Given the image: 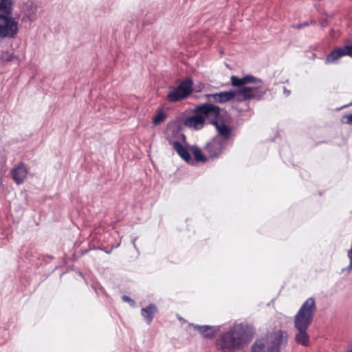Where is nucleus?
Masks as SVG:
<instances>
[{
	"label": "nucleus",
	"instance_id": "c85d7f7f",
	"mask_svg": "<svg viewBox=\"0 0 352 352\" xmlns=\"http://www.w3.org/2000/svg\"><path fill=\"white\" fill-rule=\"evenodd\" d=\"M206 98H207L208 100H212V94H206L205 95Z\"/></svg>",
	"mask_w": 352,
	"mask_h": 352
},
{
	"label": "nucleus",
	"instance_id": "4468645a",
	"mask_svg": "<svg viewBox=\"0 0 352 352\" xmlns=\"http://www.w3.org/2000/svg\"><path fill=\"white\" fill-rule=\"evenodd\" d=\"M192 325L199 331L200 334L206 338L212 339L213 338L217 332L220 331V326H210V325Z\"/></svg>",
	"mask_w": 352,
	"mask_h": 352
},
{
	"label": "nucleus",
	"instance_id": "0eeeda50",
	"mask_svg": "<svg viewBox=\"0 0 352 352\" xmlns=\"http://www.w3.org/2000/svg\"><path fill=\"white\" fill-rule=\"evenodd\" d=\"M193 113H198L204 118L205 122L208 120L212 124V122L216 121L220 116L221 110L218 106L206 102L196 105Z\"/></svg>",
	"mask_w": 352,
	"mask_h": 352
},
{
	"label": "nucleus",
	"instance_id": "c756f323",
	"mask_svg": "<svg viewBox=\"0 0 352 352\" xmlns=\"http://www.w3.org/2000/svg\"><path fill=\"white\" fill-rule=\"evenodd\" d=\"M347 352H352V345H351V349L349 350H348Z\"/></svg>",
	"mask_w": 352,
	"mask_h": 352
},
{
	"label": "nucleus",
	"instance_id": "4be33fe9",
	"mask_svg": "<svg viewBox=\"0 0 352 352\" xmlns=\"http://www.w3.org/2000/svg\"><path fill=\"white\" fill-rule=\"evenodd\" d=\"M316 22L315 21H312L311 20L310 21H305V22L302 23H298V24H296V25H293L292 27L294 28L300 30V29H302L303 28L307 27L309 25L316 24Z\"/></svg>",
	"mask_w": 352,
	"mask_h": 352
},
{
	"label": "nucleus",
	"instance_id": "9d476101",
	"mask_svg": "<svg viewBox=\"0 0 352 352\" xmlns=\"http://www.w3.org/2000/svg\"><path fill=\"white\" fill-rule=\"evenodd\" d=\"M344 56L352 57V45H346L341 47L333 50L327 56L325 64L334 63L338 58Z\"/></svg>",
	"mask_w": 352,
	"mask_h": 352
},
{
	"label": "nucleus",
	"instance_id": "ddd939ff",
	"mask_svg": "<svg viewBox=\"0 0 352 352\" xmlns=\"http://www.w3.org/2000/svg\"><path fill=\"white\" fill-rule=\"evenodd\" d=\"M212 124L217 131L218 134L216 136L222 138L223 141L228 143L232 132L231 128L227 126L223 120L219 121L218 119L213 121Z\"/></svg>",
	"mask_w": 352,
	"mask_h": 352
},
{
	"label": "nucleus",
	"instance_id": "f03ea898",
	"mask_svg": "<svg viewBox=\"0 0 352 352\" xmlns=\"http://www.w3.org/2000/svg\"><path fill=\"white\" fill-rule=\"evenodd\" d=\"M316 311L315 299L310 297L304 302L295 315L294 326L296 333L294 336V340L298 344L303 346H309L310 338L307 330L313 321Z\"/></svg>",
	"mask_w": 352,
	"mask_h": 352
},
{
	"label": "nucleus",
	"instance_id": "393cba45",
	"mask_svg": "<svg viewBox=\"0 0 352 352\" xmlns=\"http://www.w3.org/2000/svg\"><path fill=\"white\" fill-rule=\"evenodd\" d=\"M212 100L214 102H219V93L212 94Z\"/></svg>",
	"mask_w": 352,
	"mask_h": 352
},
{
	"label": "nucleus",
	"instance_id": "412c9836",
	"mask_svg": "<svg viewBox=\"0 0 352 352\" xmlns=\"http://www.w3.org/2000/svg\"><path fill=\"white\" fill-rule=\"evenodd\" d=\"M195 159L197 162H206L207 160L206 157L202 153L201 151L199 148H195L194 151Z\"/></svg>",
	"mask_w": 352,
	"mask_h": 352
},
{
	"label": "nucleus",
	"instance_id": "6e6552de",
	"mask_svg": "<svg viewBox=\"0 0 352 352\" xmlns=\"http://www.w3.org/2000/svg\"><path fill=\"white\" fill-rule=\"evenodd\" d=\"M227 142L219 136H214L205 146V152L211 159L218 158L227 145Z\"/></svg>",
	"mask_w": 352,
	"mask_h": 352
},
{
	"label": "nucleus",
	"instance_id": "6ab92c4d",
	"mask_svg": "<svg viewBox=\"0 0 352 352\" xmlns=\"http://www.w3.org/2000/svg\"><path fill=\"white\" fill-rule=\"evenodd\" d=\"M166 118V113L164 112L162 109H159L157 111L156 115L154 116L153 119V122L155 125H157L160 122L164 121Z\"/></svg>",
	"mask_w": 352,
	"mask_h": 352
},
{
	"label": "nucleus",
	"instance_id": "2eb2a0df",
	"mask_svg": "<svg viewBox=\"0 0 352 352\" xmlns=\"http://www.w3.org/2000/svg\"><path fill=\"white\" fill-rule=\"evenodd\" d=\"M157 311V306L154 303H150L141 309V316L147 324H151Z\"/></svg>",
	"mask_w": 352,
	"mask_h": 352
},
{
	"label": "nucleus",
	"instance_id": "aec40b11",
	"mask_svg": "<svg viewBox=\"0 0 352 352\" xmlns=\"http://www.w3.org/2000/svg\"><path fill=\"white\" fill-rule=\"evenodd\" d=\"M17 58V56H16L13 53L9 54L8 52H6L0 56V60L4 62H10Z\"/></svg>",
	"mask_w": 352,
	"mask_h": 352
},
{
	"label": "nucleus",
	"instance_id": "39448f33",
	"mask_svg": "<svg viewBox=\"0 0 352 352\" xmlns=\"http://www.w3.org/2000/svg\"><path fill=\"white\" fill-rule=\"evenodd\" d=\"M253 86H245L237 89V102H241L246 100H261L264 95L269 91L268 88L264 86L263 81L261 82H251Z\"/></svg>",
	"mask_w": 352,
	"mask_h": 352
},
{
	"label": "nucleus",
	"instance_id": "7ed1b4c3",
	"mask_svg": "<svg viewBox=\"0 0 352 352\" xmlns=\"http://www.w3.org/2000/svg\"><path fill=\"white\" fill-rule=\"evenodd\" d=\"M287 342V333L278 329L257 338L251 345L250 352H280Z\"/></svg>",
	"mask_w": 352,
	"mask_h": 352
},
{
	"label": "nucleus",
	"instance_id": "dca6fc26",
	"mask_svg": "<svg viewBox=\"0 0 352 352\" xmlns=\"http://www.w3.org/2000/svg\"><path fill=\"white\" fill-rule=\"evenodd\" d=\"M169 143L173 146L174 149L183 160L187 162L191 161V155L189 151L182 146L181 142L170 140Z\"/></svg>",
	"mask_w": 352,
	"mask_h": 352
},
{
	"label": "nucleus",
	"instance_id": "cd10ccee",
	"mask_svg": "<svg viewBox=\"0 0 352 352\" xmlns=\"http://www.w3.org/2000/svg\"><path fill=\"white\" fill-rule=\"evenodd\" d=\"M138 237H134L132 240V244L135 249H137L135 241L137 240Z\"/></svg>",
	"mask_w": 352,
	"mask_h": 352
},
{
	"label": "nucleus",
	"instance_id": "5701e85b",
	"mask_svg": "<svg viewBox=\"0 0 352 352\" xmlns=\"http://www.w3.org/2000/svg\"><path fill=\"white\" fill-rule=\"evenodd\" d=\"M342 122L347 124H352V113L345 115L342 118Z\"/></svg>",
	"mask_w": 352,
	"mask_h": 352
},
{
	"label": "nucleus",
	"instance_id": "f8f14e48",
	"mask_svg": "<svg viewBox=\"0 0 352 352\" xmlns=\"http://www.w3.org/2000/svg\"><path fill=\"white\" fill-rule=\"evenodd\" d=\"M231 85L240 89L243 87H245L249 82H261V79L258 78L252 75H246L243 78H239L236 76H232L230 78Z\"/></svg>",
	"mask_w": 352,
	"mask_h": 352
},
{
	"label": "nucleus",
	"instance_id": "1a4fd4ad",
	"mask_svg": "<svg viewBox=\"0 0 352 352\" xmlns=\"http://www.w3.org/2000/svg\"><path fill=\"white\" fill-rule=\"evenodd\" d=\"M184 125L193 131H199L205 126V120L203 116L198 113H193L192 116H186L183 120Z\"/></svg>",
	"mask_w": 352,
	"mask_h": 352
},
{
	"label": "nucleus",
	"instance_id": "bb28decb",
	"mask_svg": "<svg viewBox=\"0 0 352 352\" xmlns=\"http://www.w3.org/2000/svg\"><path fill=\"white\" fill-rule=\"evenodd\" d=\"M283 93L285 95V96H289L290 95V91L288 90L286 87L283 88Z\"/></svg>",
	"mask_w": 352,
	"mask_h": 352
},
{
	"label": "nucleus",
	"instance_id": "a211bd4d",
	"mask_svg": "<svg viewBox=\"0 0 352 352\" xmlns=\"http://www.w3.org/2000/svg\"><path fill=\"white\" fill-rule=\"evenodd\" d=\"M234 98H236L237 100V90L221 91L219 93V103H226L233 100Z\"/></svg>",
	"mask_w": 352,
	"mask_h": 352
},
{
	"label": "nucleus",
	"instance_id": "f257e3e1",
	"mask_svg": "<svg viewBox=\"0 0 352 352\" xmlns=\"http://www.w3.org/2000/svg\"><path fill=\"white\" fill-rule=\"evenodd\" d=\"M253 334L252 328L248 324L236 323L218 336L215 346L221 352H234L245 345L252 338Z\"/></svg>",
	"mask_w": 352,
	"mask_h": 352
},
{
	"label": "nucleus",
	"instance_id": "9b49d317",
	"mask_svg": "<svg viewBox=\"0 0 352 352\" xmlns=\"http://www.w3.org/2000/svg\"><path fill=\"white\" fill-rule=\"evenodd\" d=\"M28 173V169L26 165L21 162L11 170V175L14 182L19 185L25 179Z\"/></svg>",
	"mask_w": 352,
	"mask_h": 352
},
{
	"label": "nucleus",
	"instance_id": "20e7f679",
	"mask_svg": "<svg viewBox=\"0 0 352 352\" xmlns=\"http://www.w3.org/2000/svg\"><path fill=\"white\" fill-rule=\"evenodd\" d=\"M19 32V19L12 16V0H0V38H14Z\"/></svg>",
	"mask_w": 352,
	"mask_h": 352
},
{
	"label": "nucleus",
	"instance_id": "423d86ee",
	"mask_svg": "<svg viewBox=\"0 0 352 352\" xmlns=\"http://www.w3.org/2000/svg\"><path fill=\"white\" fill-rule=\"evenodd\" d=\"M193 81L190 78L182 80L177 87H170L166 98L170 102H176L185 99L192 91Z\"/></svg>",
	"mask_w": 352,
	"mask_h": 352
},
{
	"label": "nucleus",
	"instance_id": "a878e982",
	"mask_svg": "<svg viewBox=\"0 0 352 352\" xmlns=\"http://www.w3.org/2000/svg\"><path fill=\"white\" fill-rule=\"evenodd\" d=\"M175 132H176V133H177V134H178V135L180 137V138H181L182 140H184V141H185V140H186V136H185V135H184V133H180V132H179V131H175Z\"/></svg>",
	"mask_w": 352,
	"mask_h": 352
},
{
	"label": "nucleus",
	"instance_id": "f3484780",
	"mask_svg": "<svg viewBox=\"0 0 352 352\" xmlns=\"http://www.w3.org/2000/svg\"><path fill=\"white\" fill-rule=\"evenodd\" d=\"M25 16L31 22H33L37 19V6L33 3L27 4L24 10Z\"/></svg>",
	"mask_w": 352,
	"mask_h": 352
},
{
	"label": "nucleus",
	"instance_id": "b1692460",
	"mask_svg": "<svg viewBox=\"0 0 352 352\" xmlns=\"http://www.w3.org/2000/svg\"><path fill=\"white\" fill-rule=\"evenodd\" d=\"M122 299L123 300V301L130 303V305L131 306H135V301L128 296H126V295L122 296Z\"/></svg>",
	"mask_w": 352,
	"mask_h": 352
}]
</instances>
